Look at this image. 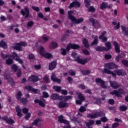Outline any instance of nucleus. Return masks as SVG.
<instances>
[{"label": "nucleus", "instance_id": "f257e3e1", "mask_svg": "<svg viewBox=\"0 0 128 128\" xmlns=\"http://www.w3.org/2000/svg\"><path fill=\"white\" fill-rule=\"evenodd\" d=\"M72 14H74V11L70 10L68 12L69 19L72 21V22L74 24H78L84 22V18H81L78 19L76 18V17L72 16Z\"/></svg>", "mask_w": 128, "mask_h": 128}, {"label": "nucleus", "instance_id": "f03ea898", "mask_svg": "<svg viewBox=\"0 0 128 128\" xmlns=\"http://www.w3.org/2000/svg\"><path fill=\"white\" fill-rule=\"evenodd\" d=\"M106 114L104 112L102 111L100 112H96L94 114H87V118H88L94 119L98 118H100L101 116H105Z\"/></svg>", "mask_w": 128, "mask_h": 128}, {"label": "nucleus", "instance_id": "7ed1b4c3", "mask_svg": "<svg viewBox=\"0 0 128 128\" xmlns=\"http://www.w3.org/2000/svg\"><path fill=\"white\" fill-rule=\"evenodd\" d=\"M39 54L40 56H44L46 58H52V55L49 52H46L44 53V48L42 46L40 47L38 50Z\"/></svg>", "mask_w": 128, "mask_h": 128}, {"label": "nucleus", "instance_id": "20e7f679", "mask_svg": "<svg viewBox=\"0 0 128 128\" xmlns=\"http://www.w3.org/2000/svg\"><path fill=\"white\" fill-rule=\"evenodd\" d=\"M20 14L22 16H25V18H28L30 16V10L28 9V7L26 6H24V10L22 9L20 10Z\"/></svg>", "mask_w": 128, "mask_h": 128}, {"label": "nucleus", "instance_id": "39448f33", "mask_svg": "<svg viewBox=\"0 0 128 128\" xmlns=\"http://www.w3.org/2000/svg\"><path fill=\"white\" fill-rule=\"evenodd\" d=\"M110 94L112 96L114 94V96H118V98H122V94H124V89L119 88L118 91L116 90H114L112 92H110Z\"/></svg>", "mask_w": 128, "mask_h": 128}, {"label": "nucleus", "instance_id": "423d86ee", "mask_svg": "<svg viewBox=\"0 0 128 128\" xmlns=\"http://www.w3.org/2000/svg\"><path fill=\"white\" fill-rule=\"evenodd\" d=\"M105 68H108L109 70H112L114 68H118V66L116 64L112 62H108L104 64Z\"/></svg>", "mask_w": 128, "mask_h": 128}, {"label": "nucleus", "instance_id": "0eeeda50", "mask_svg": "<svg viewBox=\"0 0 128 128\" xmlns=\"http://www.w3.org/2000/svg\"><path fill=\"white\" fill-rule=\"evenodd\" d=\"M2 120L4 122H6L8 124H14V120L10 118H8V117L6 116H3L2 118Z\"/></svg>", "mask_w": 128, "mask_h": 128}, {"label": "nucleus", "instance_id": "6e6552de", "mask_svg": "<svg viewBox=\"0 0 128 128\" xmlns=\"http://www.w3.org/2000/svg\"><path fill=\"white\" fill-rule=\"evenodd\" d=\"M110 86L114 90H116L118 88L122 86V84L118 83L114 81H110Z\"/></svg>", "mask_w": 128, "mask_h": 128}, {"label": "nucleus", "instance_id": "1a4fd4ad", "mask_svg": "<svg viewBox=\"0 0 128 128\" xmlns=\"http://www.w3.org/2000/svg\"><path fill=\"white\" fill-rule=\"evenodd\" d=\"M89 20L92 22V26H94L96 28H100V26L98 20L94 19V18H90Z\"/></svg>", "mask_w": 128, "mask_h": 128}, {"label": "nucleus", "instance_id": "9d476101", "mask_svg": "<svg viewBox=\"0 0 128 128\" xmlns=\"http://www.w3.org/2000/svg\"><path fill=\"white\" fill-rule=\"evenodd\" d=\"M70 48H72L73 50H78V48H80V46L76 44H70L67 46L66 50L67 52H70Z\"/></svg>", "mask_w": 128, "mask_h": 128}, {"label": "nucleus", "instance_id": "9b49d317", "mask_svg": "<svg viewBox=\"0 0 128 128\" xmlns=\"http://www.w3.org/2000/svg\"><path fill=\"white\" fill-rule=\"evenodd\" d=\"M80 2H78V0H74L70 4L69 8H80Z\"/></svg>", "mask_w": 128, "mask_h": 128}, {"label": "nucleus", "instance_id": "f8f14e48", "mask_svg": "<svg viewBox=\"0 0 128 128\" xmlns=\"http://www.w3.org/2000/svg\"><path fill=\"white\" fill-rule=\"evenodd\" d=\"M34 102L35 104H38L39 106H40L42 108L46 106V100L44 99H40V100L36 99L34 100Z\"/></svg>", "mask_w": 128, "mask_h": 128}, {"label": "nucleus", "instance_id": "ddd939ff", "mask_svg": "<svg viewBox=\"0 0 128 128\" xmlns=\"http://www.w3.org/2000/svg\"><path fill=\"white\" fill-rule=\"evenodd\" d=\"M58 106L59 108H68V103L60 101L58 104Z\"/></svg>", "mask_w": 128, "mask_h": 128}, {"label": "nucleus", "instance_id": "4468645a", "mask_svg": "<svg viewBox=\"0 0 128 128\" xmlns=\"http://www.w3.org/2000/svg\"><path fill=\"white\" fill-rule=\"evenodd\" d=\"M40 78L38 76L36 75H32L31 76L29 77V82H38Z\"/></svg>", "mask_w": 128, "mask_h": 128}, {"label": "nucleus", "instance_id": "2eb2a0df", "mask_svg": "<svg viewBox=\"0 0 128 128\" xmlns=\"http://www.w3.org/2000/svg\"><path fill=\"white\" fill-rule=\"evenodd\" d=\"M75 62H76L78 64H85L88 62V61L86 60H82L80 58V56L76 57V58L74 60Z\"/></svg>", "mask_w": 128, "mask_h": 128}, {"label": "nucleus", "instance_id": "dca6fc26", "mask_svg": "<svg viewBox=\"0 0 128 128\" xmlns=\"http://www.w3.org/2000/svg\"><path fill=\"white\" fill-rule=\"evenodd\" d=\"M58 120L62 124H70V122L64 119V116H58Z\"/></svg>", "mask_w": 128, "mask_h": 128}, {"label": "nucleus", "instance_id": "f3484780", "mask_svg": "<svg viewBox=\"0 0 128 128\" xmlns=\"http://www.w3.org/2000/svg\"><path fill=\"white\" fill-rule=\"evenodd\" d=\"M50 98L54 100H62V96H58V94H52L50 96Z\"/></svg>", "mask_w": 128, "mask_h": 128}, {"label": "nucleus", "instance_id": "a211bd4d", "mask_svg": "<svg viewBox=\"0 0 128 128\" xmlns=\"http://www.w3.org/2000/svg\"><path fill=\"white\" fill-rule=\"evenodd\" d=\"M56 62L54 61L50 62L49 64V70H52L56 68Z\"/></svg>", "mask_w": 128, "mask_h": 128}, {"label": "nucleus", "instance_id": "6ab92c4d", "mask_svg": "<svg viewBox=\"0 0 128 128\" xmlns=\"http://www.w3.org/2000/svg\"><path fill=\"white\" fill-rule=\"evenodd\" d=\"M51 80L53 82H56L58 84L61 82L60 79H58V78H56V74H52V76H51Z\"/></svg>", "mask_w": 128, "mask_h": 128}, {"label": "nucleus", "instance_id": "aec40b11", "mask_svg": "<svg viewBox=\"0 0 128 128\" xmlns=\"http://www.w3.org/2000/svg\"><path fill=\"white\" fill-rule=\"evenodd\" d=\"M113 44L115 47V50L116 52H118V54H119V52H120V46L118 45V44L116 42H114Z\"/></svg>", "mask_w": 128, "mask_h": 128}, {"label": "nucleus", "instance_id": "412c9836", "mask_svg": "<svg viewBox=\"0 0 128 128\" xmlns=\"http://www.w3.org/2000/svg\"><path fill=\"white\" fill-rule=\"evenodd\" d=\"M76 94L78 96V99L80 100H82V102H84V100H86V98L80 92H77Z\"/></svg>", "mask_w": 128, "mask_h": 128}, {"label": "nucleus", "instance_id": "4be33fe9", "mask_svg": "<svg viewBox=\"0 0 128 128\" xmlns=\"http://www.w3.org/2000/svg\"><path fill=\"white\" fill-rule=\"evenodd\" d=\"M16 110L17 112V116H18L19 118H22V110L20 108V106H16Z\"/></svg>", "mask_w": 128, "mask_h": 128}, {"label": "nucleus", "instance_id": "5701e85b", "mask_svg": "<svg viewBox=\"0 0 128 128\" xmlns=\"http://www.w3.org/2000/svg\"><path fill=\"white\" fill-rule=\"evenodd\" d=\"M57 46L58 43H56V42H52L49 45V48L51 49L56 48Z\"/></svg>", "mask_w": 128, "mask_h": 128}, {"label": "nucleus", "instance_id": "b1692460", "mask_svg": "<svg viewBox=\"0 0 128 128\" xmlns=\"http://www.w3.org/2000/svg\"><path fill=\"white\" fill-rule=\"evenodd\" d=\"M121 28L125 36H128V31L126 30V28L124 26H122Z\"/></svg>", "mask_w": 128, "mask_h": 128}, {"label": "nucleus", "instance_id": "393cba45", "mask_svg": "<svg viewBox=\"0 0 128 128\" xmlns=\"http://www.w3.org/2000/svg\"><path fill=\"white\" fill-rule=\"evenodd\" d=\"M14 49L19 50L20 52H22V46L20 43H18L16 44L14 47Z\"/></svg>", "mask_w": 128, "mask_h": 128}, {"label": "nucleus", "instance_id": "a878e982", "mask_svg": "<svg viewBox=\"0 0 128 128\" xmlns=\"http://www.w3.org/2000/svg\"><path fill=\"white\" fill-rule=\"evenodd\" d=\"M96 50L97 52H104V50H108V48H106V47L98 46L96 48Z\"/></svg>", "mask_w": 128, "mask_h": 128}, {"label": "nucleus", "instance_id": "bb28decb", "mask_svg": "<svg viewBox=\"0 0 128 128\" xmlns=\"http://www.w3.org/2000/svg\"><path fill=\"white\" fill-rule=\"evenodd\" d=\"M0 46L3 48H8V44L4 40H1L0 42Z\"/></svg>", "mask_w": 128, "mask_h": 128}, {"label": "nucleus", "instance_id": "cd10ccee", "mask_svg": "<svg viewBox=\"0 0 128 128\" xmlns=\"http://www.w3.org/2000/svg\"><path fill=\"white\" fill-rule=\"evenodd\" d=\"M42 122V120L41 119H36L32 123V126H38V124H40V122Z\"/></svg>", "mask_w": 128, "mask_h": 128}, {"label": "nucleus", "instance_id": "c85d7f7f", "mask_svg": "<svg viewBox=\"0 0 128 128\" xmlns=\"http://www.w3.org/2000/svg\"><path fill=\"white\" fill-rule=\"evenodd\" d=\"M82 42L85 46V48H89L90 44H88V40L84 38L82 40Z\"/></svg>", "mask_w": 128, "mask_h": 128}, {"label": "nucleus", "instance_id": "c756f323", "mask_svg": "<svg viewBox=\"0 0 128 128\" xmlns=\"http://www.w3.org/2000/svg\"><path fill=\"white\" fill-rule=\"evenodd\" d=\"M114 72L118 76H122L124 71L123 70H114Z\"/></svg>", "mask_w": 128, "mask_h": 128}, {"label": "nucleus", "instance_id": "7c9ffc66", "mask_svg": "<svg viewBox=\"0 0 128 128\" xmlns=\"http://www.w3.org/2000/svg\"><path fill=\"white\" fill-rule=\"evenodd\" d=\"M94 124V121L92 120H90L88 122L86 123L87 126H90Z\"/></svg>", "mask_w": 128, "mask_h": 128}, {"label": "nucleus", "instance_id": "2f4dec72", "mask_svg": "<svg viewBox=\"0 0 128 128\" xmlns=\"http://www.w3.org/2000/svg\"><path fill=\"white\" fill-rule=\"evenodd\" d=\"M87 12H96V8H94V6H91L87 9Z\"/></svg>", "mask_w": 128, "mask_h": 128}, {"label": "nucleus", "instance_id": "473e14b6", "mask_svg": "<svg viewBox=\"0 0 128 128\" xmlns=\"http://www.w3.org/2000/svg\"><path fill=\"white\" fill-rule=\"evenodd\" d=\"M53 88L55 90L56 92H60L62 91V87L60 86H54Z\"/></svg>", "mask_w": 128, "mask_h": 128}, {"label": "nucleus", "instance_id": "72a5a7b5", "mask_svg": "<svg viewBox=\"0 0 128 128\" xmlns=\"http://www.w3.org/2000/svg\"><path fill=\"white\" fill-rule=\"evenodd\" d=\"M44 82H45V84H48L50 82V78H48V76H45L44 77Z\"/></svg>", "mask_w": 128, "mask_h": 128}, {"label": "nucleus", "instance_id": "f704fd0d", "mask_svg": "<svg viewBox=\"0 0 128 128\" xmlns=\"http://www.w3.org/2000/svg\"><path fill=\"white\" fill-rule=\"evenodd\" d=\"M119 108L121 112H126V110H128V107H126V106L124 105H123V106H120Z\"/></svg>", "mask_w": 128, "mask_h": 128}, {"label": "nucleus", "instance_id": "c9c22d12", "mask_svg": "<svg viewBox=\"0 0 128 128\" xmlns=\"http://www.w3.org/2000/svg\"><path fill=\"white\" fill-rule=\"evenodd\" d=\"M81 72H82V74H84V76H88V74H90V70H83L81 71Z\"/></svg>", "mask_w": 128, "mask_h": 128}, {"label": "nucleus", "instance_id": "e433bc0d", "mask_svg": "<svg viewBox=\"0 0 128 128\" xmlns=\"http://www.w3.org/2000/svg\"><path fill=\"white\" fill-rule=\"evenodd\" d=\"M108 3L103 2L101 6H100V8L101 10H104V8H108Z\"/></svg>", "mask_w": 128, "mask_h": 128}, {"label": "nucleus", "instance_id": "4c0bfd02", "mask_svg": "<svg viewBox=\"0 0 128 128\" xmlns=\"http://www.w3.org/2000/svg\"><path fill=\"white\" fill-rule=\"evenodd\" d=\"M84 2L86 8H89L90 6V0H84Z\"/></svg>", "mask_w": 128, "mask_h": 128}, {"label": "nucleus", "instance_id": "58836bf2", "mask_svg": "<svg viewBox=\"0 0 128 128\" xmlns=\"http://www.w3.org/2000/svg\"><path fill=\"white\" fill-rule=\"evenodd\" d=\"M105 46L107 48V50L112 48V44L110 42H107L105 44Z\"/></svg>", "mask_w": 128, "mask_h": 128}, {"label": "nucleus", "instance_id": "ea45409f", "mask_svg": "<svg viewBox=\"0 0 128 128\" xmlns=\"http://www.w3.org/2000/svg\"><path fill=\"white\" fill-rule=\"evenodd\" d=\"M111 73H112V70L106 68H104L103 70V74H110Z\"/></svg>", "mask_w": 128, "mask_h": 128}, {"label": "nucleus", "instance_id": "a19ab883", "mask_svg": "<svg viewBox=\"0 0 128 128\" xmlns=\"http://www.w3.org/2000/svg\"><path fill=\"white\" fill-rule=\"evenodd\" d=\"M98 44V36H96L94 37V40L91 43V46H94V44Z\"/></svg>", "mask_w": 128, "mask_h": 128}, {"label": "nucleus", "instance_id": "79ce46f5", "mask_svg": "<svg viewBox=\"0 0 128 128\" xmlns=\"http://www.w3.org/2000/svg\"><path fill=\"white\" fill-rule=\"evenodd\" d=\"M24 88L25 90H28V92H32V90L34 89L32 86H26L24 87Z\"/></svg>", "mask_w": 128, "mask_h": 128}, {"label": "nucleus", "instance_id": "37998d69", "mask_svg": "<svg viewBox=\"0 0 128 128\" xmlns=\"http://www.w3.org/2000/svg\"><path fill=\"white\" fill-rule=\"evenodd\" d=\"M6 64L8 66L12 64H14V61L12 58H8L6 60Z\"/></svg>", "mask_w": 128, "mask_h": 128}, {"label": "nucleus", "instance_id": "c03bdc74", "mask_svg": "<svg viewBox=\"0 0 128 128\" xmlns=\"http://www.w3.org/2000/svg\"><path fill=\"white\" fill-rule=\"evenodd\" d=\"M16 96L18 100H22V92H20V91H19L18 92Z\"/></svg>", "mask_w": 128, "mask_h": 128}, {"label": "nucleus", "instance_id": "a18cd8bd", "mask_svg": "<svg viewBox=\"0 0 128 128\" xmlns=\"http://www.w3.org/2000/svg\"><path fill=\"white\" fill-rule=\"evenodd\" d=\"M20 56H18V54L16 52H13L12 54V58L15 60H16V58H18Z\"/></svg>", "mask_w": 128, "mask_h": 128}, {"label": "nucleus", "instance_id": "49530a36", "mask_svg": "<svg viewBox=\"0 0 128 128\" xmlns=\"http://www.w3.org/2000/svg\"><path fill=\"white\" fill-rule=\"evenodd\" d=\"M103 80L100 78H97L95 80V82H96L97 84H100L103 82Z\"/></svg>", "mask_w": 128, "mask_h": 128}, {"label": "nucleus", "instance_id": "de8ad7c7", "mask_svg": "<svg viewBox=\"0 0 128 128\" xmlns=\"http://www.w3.org/2000/svg\"><path fill=\"white\" fill-rule=\"evenodd\" d=\"M80 112H84L86 110V108L84 106H82L78 110Z\"/></svg>", "mask_w": 128, "mask_h": 128}, {"label": "nucleus", "instance_id": "09e8293b", "mask_svg": "<svg viewBox=\"0 0 128 128\" xmlns=\"http://www.w3.org/2000/svg\"><path fill=\"white\" fill-rule=\"evenodd\" d=\"M12 70H14V72H16V70H18V66H16V64H14L12 65Z\"/></svg>", "mask_w": 128, "mask_h": 128}, {"label": "nucleus", "instance_id": "8fccbe9b", "mask_svg": "<svg viewBox=\"0 0 128 128\" xmlns=\"http://www.w3.org/2000/svg\"><path fill=\"white\" fill-rule=\"evenodd\" d=\"M100 86L102 88H106L108 86L106 85V82L103 81L100 84Z\"/></svg>", "mask_w": 128, "mask_h": 128}, {"label": "nucleus", "instance_id": "3c124183", "mask_svg": "<svg viewBox=\"0 0 128 128\" xmlns=\"http://www.w3.org/2000/svg\"><path fill=\"white\" fill-rule=\"evenodd\" d=\"M42 96L43 98H48L50 97V95H48V93L44 92H42Z\"/></svg>", "mask_w": 128, "mask_h": 128}, {"label": "nucleus", "instance_id": "603ef678", "mask_svg": "<svg viewBox=\"0 0 128 128\" xmlns=\"http://www.w3.org/2000/svg\"><path fill=\"white\" fill-rule=\"evenodd\" d=\"M118 126H120V124H118V122H114L112 125V128H118Z\"/></svg>", "mask_w": 128, "mask_h": 128}, {"label": "nucleus", "instance_id": "864d4df0", "mask_svg": "<svg viewBox=\"0 0 128 128\" xmlns=\"http://www.w3.org/2000/svg\"><path fill=\"white\" fill-rule=\"evenodd\" d=\"M42 38L44 42H48V38H49V36H42Z\"/></svg>", "mask_w": 128, "mask_h": 128}, {"label": "nucleus", "instance_id": "5fc2aeb1", "mask_svg": "<svg viewBox=\"0 0 128 128\" xmlns=\"http://www.w3.org/2000/svg\"><path fill=\"white\" fill-rule=\"evenodd\" d=\"M20 102L23 104H26V102H28V99L26 98H23L22 99H20Z\"/></svg>", "mask_w": 128, "mask_h": 128}, {"label": "nucleus", "instance_id": "6e6d98bb", "mask_svg": "<svg viewBox=\"0 0 128 128\" xmlns=\"http://www.w3.org/2000/svg\"><path fill=\"white\" fill-rule=\"evenodd\" d=\"M16 60V62H18L20 64H24V60H22L20 57H18Z\"/></svg>", "mask_w": 128, "mask_h": 128}, {"label": "nucleus", "instance_id": "4d7b16f0", "mask_svg": "<svg viewBox=\"0 0 128 128\" xmlns=\"http://www.w3.org/2000/svg\"><path fill=\"white\" fill-rule=\"evenodd\" d=\"M34 68L35 70H40L42 68V66L40 64H36L34 66Z\"/></svg>", "mask_w": 128, "mask_h": 128}, {"label": "nucleus", "instance_id": "13d9d810", "mask_svg": "<svg viewBox=\"0 0 128 128\" xmlns=\"http://www.w3.org/2000/svg\"><path fill=\"white\" fill-rule=\"evenodd\" d=\"M61 50H62V56H66V50L64 48H62Z\"/></svg>", "mask_w": 128, "mask_h": 128}, {"label": "nucleus", "instance_id": "bf43d9fd", "mask_svg": "<svg viewBox=\"0 0 128 128\" xmlns=\"http://www.w3.org/2000/svg\"><path fill=\"white\" fill-rule=\"evenodd\" d=\"M4 78H6V80H8V82H14V80L12 79V78H8V77H6V75H4Z\"/></svg>", "mask_w": 128, "mask_h": 128}, {"label": "nucleus", "instance_id": "052dcab7", "mask_svg": "<svg viewBox=\"0 0 128 128\" xmlns=\"http://www.w3.org/2000/svg\"><path fill=\"white\" fill-rule=\"evenodd\" d=\"M122 64H124V66H125L128 67V61L126 60H122Z\"/></svg>", "mask_w": 128, "mask_h": 128}, {"label": "nucleus", "instance_id": "680f3d73", "mask_svg": "<svg viewBox=\"0 0 128 128\" xmlns=\"http://www.w3.org/2000/svg\"><path fill=\"white\" fill-rule=\"evenodd\" d=\"M100 120H101V122H108V118H106V117L104 116V117H102L100 118Z\"/></svg>", "mask_w": 128, "mask_h": 128}, {"label": "nucleus", "instance_id": "e2e57ef3", "mask_svg": "<svg viewBox=\"0 0 128 128\" xmlns=\"http://www.w3.org/2000/svg\"><path fill=\"white\" fill-rule=\"evenodd\" d=\"M68 74H70V76H76V72H74V70H70L68 72Z\"/></svg>", "mask_w": 128, "mask_h": 128}, {"label": "nucleus", "instance_id": "0e129e2a", "mask_svg": "<svg viewBox=\"0 0 128 128\" xmlns=\"http://www.w3.org/2000/svg\"><path fill=\"white\" fill-rule=\"evenodd\" d=\"M32 10H35V12H40V8L38 7L32 6Z\"/></svg>", "mask_w": 128, "mask_h": 128}, {"label": "nucleus", "instance_id": "69168bd1", "mask_svg": "<svg viewBox=\"0 0 128 128\" xmlns=\"http://www.w3.org/2000/svg\"><path fill=\"white\" fill-rule=\"evenodd\" d=\"M27 26L28 28H30V27L32 26H34V22L32 21L28 22Z\"/></svg>", "mask_w": 128, "mask_h": 128}, {"label": "nucleus", "instance_id": "338daca9", "mask_svg": "<svg viewBox=\"0 0 128 128\" xmlns=\"http://www.w3.org/2000/svg\"><path fill=\"white\" fill-rule=\"evenodd\" d=\"M19 44L21 46H28V44L24 42H19Z\"/></svg>", "mask_w": 128, "mask_h": 128}, {"label": "nucleus", "instance_id": "774afa93", "mask_svg": "<svg viewBox=\"0 0 128 128\" xmlns=\"http://www.w3.org/2000/svg\"><path fill=\"white\" fill-rule=\"evenodd\" d=\"M32 92H34V94H40V90L34 88L32 90Z\"/></svg>", "mask_w": 128, "mask_h": 128}]
</instances>
